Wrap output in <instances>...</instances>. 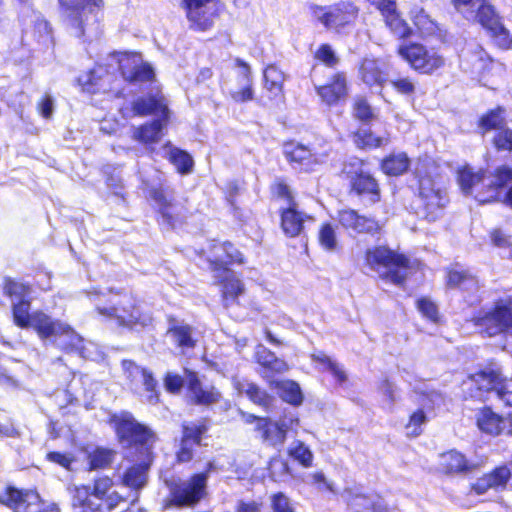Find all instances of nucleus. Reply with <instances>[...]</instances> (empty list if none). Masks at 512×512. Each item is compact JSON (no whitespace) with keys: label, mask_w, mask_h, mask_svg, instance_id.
<instances>
[{"label":"nucleus","mask_w":512,"mask_h":512,"mask_svg":"<svg viewBox=\"0 0 512 512\" xmlns=\"http://www.w3.org/2000/svg\"><path fill=\"white\" fill-rule=\"evenodd\" d=\"M270 507L272 512H296L290 498L281 491L270 495Z\"/></svg>","instance_id":"nucleus-60"},{"label":"nucleus","mask_w":512,"mask_h":512,"mask_svg":"<svg viewBox=\"0 0 512 512\" xmlns=\"http://www.w3.org/2000/svg\"><path fill=\"white\" fill-rule=\"evenodd\" d=\"M497 153H512V128L507 125L495 132L490 140Z\"/></svg>","instance_id":"nucleus-52"},{"label":"nucleus","mask_w":512,"mask_h":512,"mask_svg":"<svg viewBox=\"0 0 512 512\" xmlns=\"http://www.w3.org/2000/svg\"><path fill=\"white\" fill-rule=\"evenodd\" d=\"M280 226L287 237H296L303 229V217L295 205L280 210Z\"/></svg>","instance_id":"nucleus-40"},{"label":"nucleus","mask_w":512,"mask_h":512,"mask_svg":"<svg viewBox=\"0 0 512 512\" xmlns=\"http://www.w3.org/2000/svg\"><path fill=\"white\" fill-rule=\"evenodd\" d=\"M410 20L413 24L414 35L417 34L422 39L436 38L442 42L446 40L447 31L442 29L423 8L411 10Z\"/></svg>","instance_id":"nucleus-25"},{"label":"nucleus","mask_w":512,"mask_h":512,"mask_svg":"<svg viewBox=\"0 0 512 512\" xmlns=\"http://www.w3.org/2000/svg\"><path fill=\"white\" fill-rule=\"evenodd\" d=\"M190 30L208 32L226 11L223 0H181Z\"/></svg>","instance_id":"nucleus-9"},{"label":"nucleus","mask_w":512,"mask_h":512,"mask_svg":"<svg viewBox=\"0 0 512 512\" xmlns=\"http://www.w3.org/2000/svg\"><path fill=\"white\" fill-rule=\"evenodd\" d=\"M473 21L487 32L496 48L502 51L512 50V34L489 0H481L477 4Z\"/></svg>","instance_id":"nucleus-12"},{"label":"nucleus","mask_w":512,"mask_h":512,"mask_svg":"<svg viewBox=\"0 0 512 512\" xmlns=\"http://www.w3.org/2000/svg\"><path fill=\"white\" fill-rule=\"evenodd\" d=\"M456 182L463 195L469 196L480 180L487 178V170L484 168L474 169L469 164H464L456 169Z\"/></svg>","instance_id":"nucleus-36"},{"label":"nucleus","mask_w":512,"mask_h":512,"mask_svg":"<svg viewBox=\"0 0 512 512\" xmlns=\"http://www.w3.org/2000/svg\"><path fill=\"white\" fill-rule=\"evenodd\" d=\"M183 373L188 404L210 407L222 401L221 391L214 385L204 387L197 371L185 367Z\"/></svg>","instance_id":"nucleus-17"},{"label":"nucleus","mask_w":512,"mask_h":512,"mask_svg":"<svg viewBox=\"0 0 512 512\" xmlns=\"http://www.w3.org/2000/svg\"><path fill=\"white\" fill-rule=\"evenodd\" d=\"M349 192L359 197H367L371 204L381 200V188L378 180L368 172H355L349 182Z\"/></svg>","instance_id":"nucleus-26"},{"label":"nucleus","mask_w":512,"mask_h":512,"mask_svg":"<svg viewBox=\"0 0 512 512\" xmlns=\"http://www.w3.org/2000/svg\"><path fill=\"white\" fill-rule=\"evenodd\" d=\"M364 260L366 265L373 270L385 268L386 271L380 277L402 288L405 287L408 271L414 265H420L419 262L412 263L405 254L396 252L384 245L367 249L364 254Z\"/></svg>","instance_id":"nucleus-5"},{"label":"nucleus","mask_w":512,"mask_h":512,"mask_svg":"<svg viewBox=\"0 0 512 512\" xmlns=\"http://www.w3.org/2000/svg\"><path fill=\"white\" fill-rule=\"evenodd\" d=\"M264 88L274 97L283 96L284 73L276 64H268L263 71Z\"/></svg>","instance_id":"nucleus-44"},{"label":"nucleus","mask_w":512,"mask_h":512,"mask_svg":"<svg viewBox=\"0 0 512 512\" xmlns=\"http://www.w3.org/2000/svg\"><path fill=\"white\" fill-rule=\"evenodd\" d=\"M235 65L241 69L242 87L230 92V98L238 104L247 103L255 98L252 72L249 64L243 59L236 58Z\"/></svg>","instance_id":"nucleus-35"},{"label":"nucleus","mask_w":512,"mask_h":512,"mask_svg":"<svg viewBox=\"0 0 512 512\" xmlns=\"http://www.w3.org/2000/svg\"><path fill=\"white\" fill-rule=\"evenodd\" d=\"M245 394L250 401L259 406L267 408L272 403V397L266 391L261 390L255 383H247Z\"/></svg>","instance_id":"nucleus-59"},{"label":"nucleus","mask_w":512,"mask_h":512,"mask_svg":"<svg viewBox=\"0 0 512 512\" xmlns=\"http://www.w3.org/2000/svg\"><path fill=\"white\" fill-rule=\"evenodd\" d=\"M284 154L287 161L300 171L307 172L316 163L310 148L302 144H286Z\"/></svg>","instance_id":"nucleus-38"},{"label":"nucleus","mask_w":512,"mask_h":512,"mask_svg":"<svg viewBox=\"0 0 512 512\" xmlns=\"http://www.w3.org/2000/svg\"><path fill=\"white\" fill-rule=\"evenodd\" d=\"M348 96L347 80L344 72L334 73L322 85V102L332 106L345 101Z\"/></svg>","instance_id":"nucleus-31"},{"label":"nucleus","mask_w":512,"mask_h":512,"mask_svg":"<svg viewBox=\"0 0 512 512\" xmlns=\"http://www.w3.org/2000/svg\"><path fill=\"white\" fill-rule=\"evenodd\" d=\"M491 177L480 180L469 195L480 205L491 204L500 199L503 190L512 181V167L499 165L493 169Z\"/></svg>","instance_id":"nucleus-15"},{"label":"nucleus","mask_w":512,"mask_h":512,"mask_svg":"<svg viewBox=\"0 0 512 512\" xmlns=\"http://www.w3.org/2000/svg\"><path fill=\"white\" fill-rule=\"evenodd\" d=\"M167 333L173 337L179 348L193 349L196 346V340L192 336V327L189 324H172Z\"/></svg>","instance_id":"nucleus-48"},{"label":"nucleus","mask_w":512,"mask_h":512,"mask_svg":"<svg viewBox=\"0 0 512 512\" xmlns=\"http://www.w3.org/2000/svg\"><path fill=\"white\" fill-rule=\"evenodd\" d=\"M209 426L205 419L198 423L183 422L181 424V437L179 447L175 452V463L185 464L195 457V447L202 445V440L208 432Z\"/></svg>","instance_id":"nucleus-19"},{"label":"nucleus","mask_w":512,"mask_h":512,"mask_svg":"<svg viewBox=\"0 0 512 512\" xmlns=\"http://www.w3.org/2000/svg\"><path fill=\"white\" fill-rule=\"evenodd\" d=\"M256 362L263 368L265 374L262 376L264 378L272 377L288 370V365L267 349L257 353Z\"/></svg>","instance_id":"nucleus-42"},{"label":"nucleus","mask_w":512,"mask_h":512,"mask_svg":"<svg viewBox=\"0 0 512 512\" xmlns=\"http://www.w3.org/2000/svg\"><path fill=\"white\" fill-rule=\"evenodd\" d=\"M417 182V209L422 214L423 219L428 222H436L442 219L450 202L447 192L438 187L430 175L420 176Z\"/></svg>","instance_id":"nucleus-10"},{"label":"nucleus","mask_w":512,"mask_h":512,"mask_svg":"<svg viewBox=\"0 0 512 512\" xmlns=\"http://www.w3.org/2000/svg\"><path fill=\"white\" fill-rule=\"evenodd\" d=\"M272 198L284 200L288 206L295 205L293 194L284 179L278 178L270 185Z\"/></svg>","instance_id":"nucleus-57"},{"label":"nucleus","mask_w":512,"mask_h":512,"mask_svg":"<svg viewBox=\"0 0 512 512\" xmlns=\"http://www.w3.org/2000/svg\"><path fill=\"white\" fill-rule=\"evenodd\" d=\"M507 416L495 412L492 407L485 405L476 414L478 429L489 436L497 437L504 433Z\"/></svg>","instance_id":"nucleus-30"},{"label":"nucleus","mask_w":512,"mask_h":512,"mask_svg":"<svg viewBox=\"0 0 512 512\" xmlns=\"http://www.w3.org/2000/svg\"><path fill=\"white\" fill-rule=\"evenodd\" d=\"M467 378L473 384L471 397H478L491 392H495L501 400L510 396L508 379L504 376L501 367L494 361H489L484 367L469 374Z\"/></svg>","instance_id":"nucleus-13"},{"label":"nucleus","mask_w":512,"mask_h":512,"mask_svg":"<svg viewBox=\"0 0 512 512\" xmlns=\"http://www.w3.org/2000/svg\"><path fill=\"white\" fill-rule=\"evenodd\" d=\"M415 306L422 317L434 324L440 323L441 315L438 305L431 298L421 296L416 299Z\"/></svg>","instance_id":"nucleus-51"},{"label":"nucleus","mask_w":512,"mask_h":512,"mask_svg":"<svg viewBox=\"0 0 512 512\" xmlns=\"http://www.w3.org/2000/svg\"><path fill=\"white\" fill-rule=\"evenodd\" d=\"M2 292L10 300H16L11 305L13 324L22 329H33L39 339L46 340L74 333V329L60 319L52 318L43 310L31 312L32 286L27 283L5 276L2 280Z\"/></svg>","instance_id":"nucleus-2"},{"label":"nucleus","mask_w":512,"mask_h":512,"mask_svg":"<svg viewBox=\"0 0 512 512\" xmlns=\"http://www.w3.org/2000/svg\"><path fill=\"white\" fill-rule=\"evenodd\" d=\"M255 430L260 432L262 441L270 446L283 444L287 437L285 425L273 422L269 417H266L260 426H256Z\"/></svg>","instance_id":"nucleus-39"},{"label":"nucleus","mask_w":512,"mask_h":512,"mask_svg":"<svg viewBox=\"0 0 512 512\" xmlns=\"http://www.w3.org/2000/svg\"><path fill=\"white\" fill-rule=\"evenodd\" d=\"M507 125V110L502 105H496L483 112L476 121V127L481 135L492 131L497 132Z\"/></svg>","instance_id":"nucleus-33"},{"label":"nucleus","mask_w":512,"mask_h":512,"mask_svg":"<svg viewBox=\"0 0 512 512\" xmlns=\"http://www.w3.org/2000/svg\"><path fill=\"white\" fill-rule=\"evenodd\" d=\"M115 457V451L106 447H96L87 454L89 471L110 467Z\"/></svg>","instance_id":"nucleus-46"},{"label":"nucleus","mask_w":512,"mask_h":512,"mask_svg":"<svg viewBox=\"0 0 512 512\" xmlns=\"http://www.w3.org/2000/svg\"><path fill=\"white\" fill-rule=\"evenodd\" d=\"M511 476L512 473L510 469L506 465H500L477 478V480L470 485V489L476 495H483L490 489H503L507 486Z\"/></svg>","instance_id":"nucleus-27"},{"label":"nucleus","mask_w":512,"mask_h":512,"mask_svg":"<svg viewBox=\"0 0 512 512\" xmlns=\"http://www.w3.org/2000/svg\"><path fill=\"white\" fill-rule=\"evenodd\" d=\"M45 459L48 462L54 463L67 471L72 470V465L76 461V458L72 453L60 451H49L46 454Z\"/></svg>","instance_id":"nucleus-62"},{"label":"nucleus","mask_w":512,"mask_h":512,"mask_svg":"<svg viewBox=\"0 0 512 512\" xmlns=\"http://www.w3.org/2000/svg\"><path fill=\"white\" fill-rule=\"evenodd\" d=\"M446 286L458 289L468 295H474L480 288L479 278L469 270L448 268L446 270Z\"/></svg>","instance_id":"nucleus-32"},{"label":"nucleus","mask_w":512,"mask_h":512,"mask_svg":"<svg viewBox=\"0 0 512 512\" xmlns=\"http://www.w3.org/2000/svg\"><path fill=\"white\" fill-rule=\"evenodd\" d=\"M352 108L353 116L358 121L368 123L374 118L373 109L365 97H357Z\"/></svg>","instance_id":"nucleus-58"},{"label":"nucleus","mask_w":512,"mask_h":512,"mask_svg":"<svg viewBox=\"0 0 512 512\" xmlns=\"http://www.w3.org/2000/svg\"><path fill=\"white\" fill-rule=\"evenodd\" d=\"M165 390L172 395H179L185 385V376L174 372H167L163 376Z\"/></svg>","instance_id":"nucleus-61"},{"label":"nucleus","mask_w":512,"mask_h":512,"mask_svg":"<svg viewBox=\"0 0 512 512\" xmlns=\"http://www.w3.org/2000/svg\"><path fill=\"white\" fill-rule=\"evenodd\" d=\"M142 383L146 391L145 402L149 405H158L161 402V391L158 381L151 370H143Z\"/></svg>","instance_id":"nucleus-50"},{"label":"nucleus","mask_w":512,"mask_h":512,"mask_svg":"<svg viewBox=\"0 0 512 512\" xmlns=\"http://www.w3.org/2000/svg\"><path fill=\"white\" fill-rule=\"evenodd\" d=\"M168 122L169 119L158 117L151 121L140 124L134 128L132 138L146 146L156 144L160 141L162 137V130L165 128Z\"/></svg>","instance_id":"nucleus-34"},{"label":"nucleus","mask_w":512,"mask_h":512,"mask_svg":"<svg viewBox=\"0 0 512 512\" xmlns=\"http://www.w3.org/2000/svg\"><path fill=\"white\" fill-rule=\"evenodd\" d=\"M428 420L425 411L422 408L414 410L408 417V421L405 424L407 435L410 437H418L423 433V424Z\"/></svg>","instance_id":"nucleus-55"},{"label":"nucleus","mask_w":512,"mask_h":512,"mask_svg":"<svg viewBox=\"0 0 512 512\" xmlns=\"http://www.w3.org/2000/svg\"><path fill=\"white\" fill-rule=\"evenodd\" d=\"M268 383L272 389L278 392L283 401L294 406L301 404L303 397L300 387L296 382L291 380H272Z\"/></svg>","instance_id":"nucleus-41"},{"label":"nucleus","mask_w":512,"mask_h":512,"mask_svg":"<svg viewBox=\"0 0 512 512\" xmlns=\"http://www.w3.org/2000/svg\"><path fill=\"white\" fill-rule=\"evenodd\" d=\"M476 468V464L469 461L463 453L455 449L440 454L439 469L443 474H467Z\"/></svg>","instance_id":"nucleus-29"},{"label":"nucleus","mask_w":512,"mask_h":512,"mask_svg":"<svg viewBox=\"0 0 512 512\" xmlns=\"http://www.w3.org/2000/svg\"><path fill=\"white\" fill-rule=\"evenodd\" d=\"M359 8L354 2L341 0L322 7V24L328 30L341 32L356 23Z\"/></svg>","instance_id":"nucleus-20"},{"label":"nucleus","mask_w":512,"mask_h":512,"mask_svg":"<svg viewBox=\"0 0 512 512\" xmlns=\"http://www.w3.org/2000/svg\"><path fill=\"white\" fill-rule=\"evenodd\" d=\"M393 90L405 97H414L417 91V84L414 78L410 76H399L390 81Z\"/></svg>","instance_id":"nucleus-56"},{"label":"nucleus","mask_w":512,"mask_h":512,"mask_svg":"<svg viewBox=\"0 0 512 512\" xmlns=\"http://www.w3.org/2000/svg\"><path fill=\"white\" fill-rule=\"evenodd\" d=\"M119 114L124 119L158 115L163 119L170 118L169 108L160 89H156L145 96L136 98L130 105L119 108Z\"/></svg>","instance_id":"nucleus-16"},{"label":"nucleus","mask_w":512,"mask_h":512,"mask_svg":"<svg viewBox=\"0 0 512 512\" xmlns=\"http://www.w3.org/2000/svg\"><path fill=\"white\" fill-rule=\"evenodd\" d=\"M352 140L360 150L377 149L389 142V139L384 140L382 137L376 136L370 129L356 130L352 134Z\"/></svg>","instance_id":"nucleus-47"},{"label":"nucleus","mask_w":512,"mask_h":512,"mask_svg":"<svg viewBox=\"0 0 512 512\" xmlns=\"http://www.w3.org/2000/svg\"><path fill=\"white\" fill-rule=\"evenodd\" d=\"M148 195L157 205V218L168 227L175 228L185 221L188 210L175 202L172 191L163 183L150 187Z\"/></svg>","instance_id":"nucleus-14"},{"label":"nucleus","mask_w":512,"mask_h":512,"mask_svg":"<svg viewBox=\"0 0 512 512\" xmlns=\"http://www.w3.org/2000/svg\"><path fill=\"white\" fill-rule=\"evenodd\" d=\"M107 423L124 451V458L131 463L123 471L119 483L135 494L131 502L134 504L138 501L139 492L148 483V473L155 457L153 446L158 437L148 425L138 421L127 410L110 414Z\"/></svg>","instance_id":"nucleus-1"},{"label":"nucleus","mask_w":512,"mask_h":512,"mask_svg":"<svg viewBox=\"0 0 512 512\" xmlns=\"http://www.w3.org/2000/svg\"><path fill=\"white\" fill-rule=\"evenodd\" d=\"M121 368L125 375V378L130 381L134 382L138 375L143 377V370H149L146 367L139 366L134 360L132 359H123L121 360Z\"/></svg>","instance_id":"nucleus-64"},{"label":"nucleus","mask_w":512,"mask_h":512,"mask_svg":"<svg viewBox=\"0 0 512 512\" xmlns=\"http://www.w3.org/2000/svg\"><path fill=\"white\" fill-rule=\"evenodd\" d=\"M197 255L207 262L209 269L216 275L232 271L231 266H242L246 263L244 253L230 240L212 239L208 243L207 251L200 249Z\"/></svg>","instance_id":"nucleus-11"},{"label":"nucleus","mask_w":512,"mask_h":512,"mask_svg":"<svg viewBox=\"0 0 512 512\" xmlns=\"http://www.w3.org/2000/svg\"><path fill=\"white\" fill-rule=\"evenodd\" d=\"M112 305H97L95 311L108 320H115L121 327L129 329L147 327L152 324L151 313L144 311L141 301L133 295H123V300L111 302Z\"/></svg>","instance_id":"nucleus-7"},{"label":"nucleus","mask_w":512,"mask_h":512,"mask_svg":"<svg viewBox=\"0 0 512 512\" xmlns=\"http://www.w3.org/2000/svg\"><path fill=\"white\" fill-rule=\"evenodd\" d=\"M113 487V479L108 475H103L93 479L92 485H89V492L114 510L120 503L125 502L126 498L117 491H112Z\"/></svg>","instance_id":"nucleus-28"},{"label":"nucleus","mask_w":512,"mask_h":512,"mask_svg":"<svg viewBox=\"0 0 512 512\" xmlns=\"http://www.w3.org/2000/svg\"><path fill=\"white\" fill-rule=\"evenodd\" d=\"M473 323L481 334L493 337L512 329V311L503 303H496L490 310L473 317Z\"/></svg>","instance_id":"nucleus-18"},{"label":"nucleus","mask_w":512,"mask_h":512,"mask_svg":"<svg viewBox=\"0 0 512 512\" xmlns=\"http://www.w3.org/2000/svg\"><path fill=\"white\" fill-rule=\"evenodd\" d=\"M288 456L305 468H309L313 463V454L310 449L302 442L296 441L287 450Z\"/></svg>","instance_id":"nucleus-53"},{"label":"nucleus","mask_w":512,"mask_h":512,"mask_svg":"<svg viewBox=\"0 0 512 512\" xmlns=\"http://www.w3.org/2000/svg\"><path fill=\"white\" fill-rule=\"evenodd\" d=\"M370 4L380 12L385 26L395 38L406 42L414 36L413 28L398 10L395 0H370Z\"/></svg>","instance_id":"nucleus-21"},{"label":"nucleus","mask_w":512,"mask_h":512,"mask_svg":"<svg viewBox=\"0 0 512 512\" xmlns=\"http://www.w3.org/2000/svg\"><path fill=\"white\" fill-rule=\"evenodd\" d=\"M215 276L222 307L228 310L239 306L240 297L246 291L243 281L235 275L234 271L220 272V275L215 274Z\"/></svg>","instance_id":"nucleus-23"},{"label":"nucleus","mask_w":512,"mask_h":512,"mask_svg":"<svg viewBox=\"0 0 512 512\" xmlns=\"http://www.w3.org/2000/svg\"><path fill=\"white\" fill-rule=\"evenodd\" d=\"M66 26L78 38L98 33L103 25L105 0H57Z\"/></svg>","instance_id":"nucleus-4"},{"label":"nucleus","mask_w":512,"mask_h":512,"mask_svg":"<svg viewBox=\"0 0 512 512\" xmlns=\"http://www.w3.org/2000/svg\"><path fill=\"white\" fill-rule=\"evenodd\" d=\"M337 220L343 228L351 229L358 234L374 235L381 230V226L376 219L361 215L351 208L339 210Z\"/></svg>","instance_id":"nucleus-24"},{"label":"nucleus","mask_w":512,"mask_h":512,"mask_svg":"<svg viewBox=\"0 0 512 512\" xmlns=\"http://www.w3.org/2000/svg\"><path fill=\"white\" fill-rule=\"evenodd\" d=\"M168 502L178 508H193L208 496L205 473H192L187 479L180 477L165 481Z\"/></svg>","instance_id":"nucleus-8"},{"label":"nucleus","mask_w":512,"mask_h":512,"mask_svg":"<svg viewBox=\"0 0 512 512\" xmlns=\"http://www.w3.org/2000/svg\"><path fill=\"white\" fill-rule=\"evenodd\" d=\"M267 469L270 479L275 482H281L292 475L287 461L279 456H274L269 460Z\"/></svg>","instance_id":"nucleus-54"},{"label":"nucleus","mask_w":512,"mask_h":512,"mask_svg":"<svg viewBox=\"0 0 512 512\" xmlns=\"http://www.w3.org/2000/svg\"><path fill=\"white\" fill-rule=\"evenodd\" d=\"M112 56L118 63L119 74L126 83L131 85H141L156 81L155 71L148 62L132 64V62H134L133 53L114 52Z\"/></svg>","instance_id":"nucleus-22"},{"label":"nucleus","mask_w":512,"mask_h":512,"mask_svg":"<svg viewBox=\"0 0 512 512\" xmlns=\"http://www.w3.org/2000/svg\"><path fill=\"white\" fill-rule=\"evenodd\" d=\"M70 494L72 507L80 509V512L112 511L89 492V485L74 486ZM0 505L12 512H60L57 504H47L35 489L17 488L12 484L6 485L0 491Z\"/></svg>","instance_id":"nucleus-3"},{"label":"nucleus","mask_w":512,"mask_h":512,"mask_svg":"<svg viewBox=\"0 0 512 512\" xmlns=\"http://www.w3.org/2000/svg\"><path fill=\"white\" fill-rule=\"evenodd\" d=\"M166 158L180 175H187L193 171L194 160L186 150L171 147Z\"/></svg>","instance_id":"nucleus-45"},{"label":"nucleus","mask_w":512,"mask_h":512,"mask_svg":"<svg viewBox=\"0 0 512 512\" xmlns=\"http://www.w3.org/2000/svg\"><path fill=\"white\" fill-rule=\"evenodd\" d=\"M76 84L82 93L95 95L102 89V76L90 69L77 77Z\"/></svg>","instance_id":"nucleus-49"},{"label":"nucleus","mask_w":512,"mask_h":512,"mask_svg":"<svg viewBox=\"0 0 512 512\" xmlns=\"http://www.w3.org/2000/svg\"><path fill=\"white\" fill-rule=\"evenodd\" d=\"M359 74L361 80L370 87L383 85L386 82L385 71L372 59H364L361 61Z\"/></svg>","instance_id":"nucleus-43"},{"label":"nucleus","mask_w":512,"mask_h":512,"mask_svg":"<svg viewBox=\"0 0 512 512\" xmlns=\"http://www.w3.org/2000/svg\"><path fill=\"white\" fill-rule=\"evenodd\" d=\"M396 54L419 75H437L446 67V57L438 47L419 41L402 42L396 47Z\"/></svg>","instance_id":"nucleus-6"},{"label":"nucleus","mask_w":512,"mask_h":512,"mask_svg":"<svg viewBox=\"0 0 512 512\" xmlns=\"http://www.w3.org/2000/svg\"><path fill=\"white\" fill-rule=\"evenodd\" d=\"M322 368L331 374L337 384L343 385L347 381V374L342 366L329 357L322 356Z\"/></svg>","instance_id":"nucleus-63"},{"label":"nucleus","mask_w":512,"mask_h":512,"mask_svg":"<svg viewBox=\"0 0 512 512\" xmlns=\"http://www.w3.org/2000/svg\"><path fill=\"white\" fill-rule=\"evenodd\" d=\"M410 165L411 159L406 152H391L380 160L379 169L386 176L399 177L408 172Z\"/></svg>","instance_id":"nucleus-37"}]
</instances>
